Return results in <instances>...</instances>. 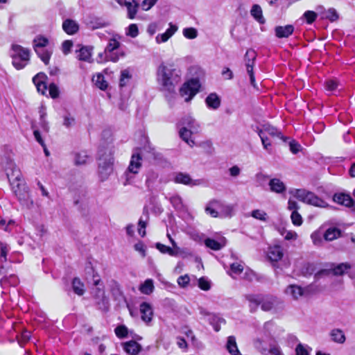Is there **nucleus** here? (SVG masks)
Returning a JSON list of instances; mask_svg holds the SVG:
<instances>
[{
	"label": "nucleus",
	"mask_w": 355,
	"mask_h": 355,
	"mask_svg": "<svg viewBox=\"0 0 355 355\" xmlns=\"http://www.w3.org/2000/svg\"><path fill=\"white\" fill-rule=\"evenodd\" d=\"M181 76L180 69L173 64H161L157 70V81L162 92H174L181 81Z\"/></svg>",
	"instance_id": "nucleus-1"
},
{
	"label": "nucleus",
	"mask_w": 355,
	"mask_h": 355,
	"mask_svg": "<svg viewBox=\"0 0 355 355\" xmlns=\"http://www.w3.org/2000/svg\"><path fill=\"white\" fill-rule=\"evenodd\" d=\"M244 297L249 302V308L252 313L257 311L259 305L261 310L266 312L276 313L284 307L282 300L271 295L247 294Z\"/></svg>",
	"instance_id": "nucleus-2"
},
{
	"label": "nucleus",
	"mask_w": 355,
	"mask_h": 355,
	"mask_svg": "<svg viewBox=\"0 0 355 355\" xmlns=\"http://www.w3.org/2000/svg\"><path fill=\"white\" fill-rule=\"evenodd\" d=\"M180 125L181 126L179 130L180 137L189 146H193L195 142L191 139V136L193 134L199 132L200 124L192 116L186 115L180 120Z\"/></svg>",
	"instance_id": "nucleus-3"
},
{
	"label": "nucleus",
	"mask_w": 355,
	"mask_h": 355,
	"mask_svg": "<svg viewBox=\"0 0 355 355\" xmlns=\"http://www.w3.org/2000/svg\"><path fill=\"white\" fill-rule=\"evenodd\" d=\"M114 157L111 148H101L98 150L99 175L102 181L107 179L113 171Z\"/></svg>",
	"instance_id": "nucleus-4"
},
{
	"label": "nucleus",
	"mask_w": 355,
	"mask_h": 355,
	"mask_svg": "<svg viewBox=\"0 0 355 355\" xmlns=\"http://www.w3.org/2000/svg\"><path fill=\"white\" fill-rule=\"evenodd\" d=\"M12 51L11 57L13 66L18 70L25 67L30 60V51L18 44H13Z\"/></svg>",
	"instance_id": "nucleus-5"
},
{
	"label": "nucleus",
	"mask_w": 355,
	"mask_h": 355,
	"mask_svg": "<svg viewBox=\"0 0 355 355\" xmlns=\"http://www.w3.org/2000/svg\"><path fill=\"white\" fill-rule=\"evenodd\" d=\"M293 196L299 200L319 207H326L328 204L322 199L315 195L313 193L305 189H295L291 191Z\"/></svg>",
	"instance_id": "nucleus-6"
},
{
	"label": "nucleus",
	"mask_w": 355,
	"mask_h": 355,
	"mask_svg": "<svg viewBox=\"0 0 355 355\" xmlns=\"http://www.w3.org/2000/svg\"><path fill=\"white\" fill-rule=\"evenodd\" d=\"M48 44V39L43 36H38L33 40L34 50L45 64L49 63V60L52 54L51 51L44 49Z\"/></svg>",
	"instance_id": "nucleus-7"
},
{
	"label": "nucleus",
	"mask_w": 355,
	"mask_h": 355,
	"mask_svg": "<svg viewBox=\"0 0 355 355\" xmlns=\"http://www.w3.org/2000/svg\"><path fill=\"white\" fill-rule=\"evenodd\" d=\"M12 187L21 205L28 209L31 208L33 201L31 198L28 187L26 184L24 182H17V184Z\"/></svg>",
	"instance_id": "nucleus-8"
},
{
	"label": "nucleus",
	"mask_w": 355,
	"mask_h": 355,
	"mask_svg": "<svg viewBox=\"0 0 355 355\" xmlns=\"http://www.w3.org/2000/svg\"><path fill=\"white\" fill-rule=\"evenodd\" d=\"M200 83L198 79L192 78L185 83L180 89V96L184 98L186 102L191 101L199 92Z\"/></svg>",
	"instance_id": "nucleus-9"
},
{
	"label": "nucleus",
	"mask_w": 355,
	"mask_h": 355,
	"mask_svg": "<svg viewBox=\"0 0 355 355\" xmlns=\"http://www.w3.org/2000/svg\"><path fill=\"white\" fill-rule=\"evenodd\" d=\"M141 157L139 153H135L132 155L130 164L124 173L125 177V180L123 182L124 185L130 184L132 180L134 178V175L138 173L141 166Z\"/></svg>",
	"instance_id": "nucleus-10"
},
{
	"label": "nucleus",
	"mask_w": 355,
	"mask_h": 355,
	"mask_svg": "<svg viewBox=\"0 0 355 355\" xmlns=\"http://www.w3.org/2000/svg\"><path fill=\"white\" fill-rule=\"evenodd\" d=\"M256 52L252 49H248L245 54V62L246 71L250 76V84L256 87L255 78L253 72V67L256 60Z\"/></svg>",
	"instance_id": "nucleus-11"
},
{
	"label": "nucleus",
	"mask_w": 355,
	"mask_h": 355,
	"mask_svg": "<svg viewBox=\"0 0 355 355\" xmlns=\"http://www.w3.org/2000/svg\"><path fill=\"white\" fill-rule=\"evenodd\" d=\"M351 268V265L347 263H342L336 266L331 270H321L315 274L314 278L315 280L319 279L322 276H327L331 272L334 275H343L348 270Z\"/></svg>",
	"instance_id": "nucleus-12"
},
{
	"label": "nucleus",
	"mask_w": 355,
	"mask_h": 355,
	"mask_svg": "<svg viewBox=\"0 0 355 355\" xmlns=\"http://www.w3.org/2000/svg\"><path fill=\"white\" fill-rule=\"evenodd\" d=\"M8 167L6 168V172L12 187L17 184V182H24L21 180V172L16 167L15 164L12 162H8Z\"/></svg>",
	"instance_id": "nucleus-13"
},
{
	"label": "nucleus",
	"mask_w": 355,
	"mask_h": 355,
	"mask_svg": "<svg viewBox=\"0 0 355 355\" xmlns=\"http://www.w3.org/2000/svg\"><path fill=\"white\" fill-rule=\"evenodd\" d=\"M120 46V42L118 41L116 37L110 39L109 42L105 49V52L109 53L110 54L107 55L108 59L114 62H116L119 60L120 56H123V53H121L120 55L113 53V51Z\"/></svg>",
	"instance_id": "nucleus-14"
},
{
	"label": "nucleus",
	"mask_w": 355,
	"mask_h": 355,
	"mask_svg": "<svg viewBox=\"0 0 355 355\" xmlns=\"http://www.w3.org/2000/svg\"><path fill=\"white\" fill-rule=\"evenodd\" d=\"M173 181L177 184H182L190 187L197 186L201 184V180H193L189 174L182 172L175 173Z\"/></svg>",
	"instance_id": "nucleus-15"
},
{
	"label": "nucleus",
	"mask_w": 355,
	"mask_h": 355,
	"mask_svg": "<svg viewBox=\"0 0 355 355\" xmlns=\"http://www.w3.org/2000/svg\"><path fill=\"white\" fill-rule=\"evenodd\" d=\"M309 286L303 288L297 285H290L287 287L286 293L291 295L294 300H297L299 297L306 295L308 292Z\"/></svg>",
	"instance_id": "nucleus-16"
},
{
	"label": "nucleus",
	"mask_w": 355,
	"mask_h": 355,
	"mask_svg": "<svg viewBox=\"0 0 355 355\" xmlns=\"http://www.w3.org/2000/svg\"><path fill=\"white\" fill-rule=\"evenodd\" d=\"M46 76L43 73H38L36 76L33 78V82L35 84L38 92L42 94H45L47 86L45 83Z\"/></svg>",
	"instance_id": "nucleus-17"
},
{
	"label": "nucleus",
	"mask_w": 355,
	"mask_h": 355,
	"mask_svg": "<svg viewBox=\"0 0 355 355\" xmlns=\"http://www.w3.org/2000/svg\"><path fill=\"white\" fill-rule=\"evenodd\" d=\"M333 200L335 202L347 207H351L354 204V201L351 196L344 193H335Z\"/></svg>",
	"instance_id": "nucleus-18"
},
{
	"label": "nucleus",
	"mask_w": 355,
	"mask_h": 355,
	"mask_svg": "<svg viewBox=\"0 0 355 355\" xmlns=\"http://www.w3.org/2000/svg\"><path fill=\"white\" fill-rule=\"evenodd\" d=\"M268 185L272 192L282 194L286 190L285 184L279 178H272L270 180Z\"/></svg>",
	"instance_id": "nucleus-19"
},
{
	"label": "nucleus",
	"mask_w": 355,
	"mask_h": 355,
	"mask_svg": "<svg viewBox=\"0 0 355 355\" xmlns=\"http://www.w3.org/2000/svg\"><path fill=\"white\" fill-rule=\"evenodd\" d=\"M170 27L166 31L165 33L158 34L155 40L157 44L166 42L178 30V27L175 25H173L171 23L169 24Z\"/></svg>",
	"instance_id": "nucleus-20"
},
{
	"label": "nucleus",
	"mask_w": 355,
	"mask_h": 355,
	"mask_svg": "<svg viewBox=\"0 0 355 355\" xmlns=\"http://www.w3.org/2000/svg\"><path fill=\"white\" fill-rule=\"evenodd\" d=\"M62 28L68 35H74L78 31L79 25L74 20L67 19L62 23Z\"/></svg>",
	"instance_id": "nucleus-21"
},
{
	"label": "nucleus",
	"mask_w": 355,
	"mask_h": 355,
	"mask_svg": "<svg viewBox=\"0 0 355 355\" xmlns=\"http://www.w3.org/2000/svg\"><path fill=\"white\" fill-rule=\"evenodd\" d=\"M219 205L220 200L213 199L208 202L205 207V211L207 214L210 215L211 217H219V212L218 211H217L218 208H219Z\"/></svg>",
	"instance_id": "nucleus-22"
},
{
	"label": "nucleus",
	"mask_w": 355,
	"mask_h": 355,
	"mask_svg": "<svg viewBox=\"0 0 355 355\" xmlns=\"http://www.w3.org/2000/svg\"><path fill=\"white\" fill-rule=\"evenodd\" d=\"M124 351L131 355H137L141 350V346L135 340H130L123 344Z\"/></svg>",
	"instance_id": "nucleus-23"
},
{
	"label": "nucleus",
	"mask_w": 355,
	"mask_h": 355,
	"mask_svg": "<svg viewBox=\"0 0 355 355\" xmlns=\"http://www.w3.org/2000/svg\"><path fill=\"white\" fill-rule=\"evenodd\" d=\"M293 31L294 27L293 25L279 26L275 28V35L278 38L288 37L293 34Z\"/></svg>",
	"instance_id": "nucleus-24"
},
{
	"label": "nucleus",
	"mask_w": 355,
	"mask_h": 355,
	"mask_svg": "<svg viewBox=\"0 0 355 355\" xmlns=\"http://www.w3.org/2000/svg\"><path fill=\"white\" fill-rule=\"evenodd\" d=\"M205 103L208 108L217 110L220 106L221 101L216 93H211L205 98Z\"/></svg>",
	"instance_id": "nucleus-25"
},
{
	"label": "nucleus",
	"mask_w": 355,
	"mask_h": 355,
	"mask_svg": "<svg viewBox=\"0 0 355 355\" xmlns=\"http://www.w3.org/2000/svg\"><path fill=\"white\" fill-rule=\"evenodd\" d=\"M268 259L271 261H278L283 257V250L281 246L275 245L269 248L268 252Z\"/></svg>",
	"instance_id": "nucleus-26"
},
{
	"label": "nucleus",
	"mask_w": 355,
	"mask_h": 355,
	"mask_svg": "<svg viewBox=\"0 0 355 355\" xmlns=\"http://www.w3.org/2000/svg\"><path fill=\"white\" fill-rule=\"evenodd\" d=\"M140 312L141 313V318L144 321L150 322L152 320L153 312L150 304L147 302H142L140 304Z\"/></svg>",
	"instance_id": "nucleus-27"
},
{
	"label": "nucleus",
	"mask_w": 355,
	"mask_h": 355,
	"mask_svg": "<svg viewBox=\"0 0 355 355\" xmlns=\"http://www.w3.org/2000/svg\"><path fill=\"white\" fill-rule=\"evenodd\" d=\"M218 209L219 210L220 218L231 217L234 214V207L232 205L224 204L223 202L220 201V205Z\"/></svg>",
	"instance_id": "nucleus-28"
},
{
	"label": "nucleus",
	"mask_w": 355,
	"mask_h": 355,
	"mask_svg": "<svg viewBox=\"0 0 355 355\" xmlns=\"http://www.w3.org/2000/svg\"><path fill=\"white\" fill-rule=\"evenodd\" d=\"M0 273L5 274L7 273V269L6 268V267L2 263L3 262H6L7 261L6 257L9 252V248L7 245L2 243H0Z\"/></svg>",
	"instance_id": "nucleus-29"
},
{
	"label": "nucleus",
	"mask_w": 355,
	"mask_h": 355,
	"mask_svg": "<svg viewBox=\"0 0 355 355\" xmlns=\"http://www.w3.org/2000/svg\"><path fill=\"white\" fill-rule=\"evenodd\" d=\"M226 349L231 355H241L236 342V338L233 336L227 338Z\"/></svg>",
	"instance_id": "nucleus-30"
},
{
	"label": "nucleus",
	"mask_w": 355,
	"mask_h": 355,
	"mask_svg": "<svg viewBox=\"0 0 355 355\" xmlns=\"http://www.w3.org/2000/svg\"><path fill=\"white\" fill-rule=\"evenodd\" d=\"M330 336L334 342L339 344H343L346 340L343 331L340 329H332L330 332Z\"/></svg>",
	"instance_id": "nucleus-31"
},
{
	"label": "nucleus",
	"mask_w": 355,
	"mask_h": 355,
	"mask_svg": "<svg viewBox=\"0 0 355 355\" xmlns=\"http://www.w3.org/2000/svg\"><path fill=\"white\" fill-rule=\"evenodd\" d=\"M341 231L337 227H329L324 232L323 237L326 241H331L340 236Z\"/></svg>",
	"instance_id": "nucleus-32"
},
{
	"label": "nucleus",
	"mask_w": 355,
	"mask_h": 355,
	"mask_svg": "<svg viewBox=\"0 0 355 355\" xmlns=\"http://www.w3.org/2000/svg\"><path fill=\"white\" fill-rule=\"evenodd\" d=\"M251 15L260 24L265 23V19L262 14V9L258 4H254L250 10Z\"/></svg>",
	"instance_id": "nucleus-33"
},
{
	"label": "nucleus",
	"mask_w": 355,
	"mask_h": 355,
	"mask_svg": "<svg viewBox=\"0 0 355 355\" xmlns=\"http://www.w3.org/2000/svg\"><path fill=\"white\" fill-rule=\"evenodd\" d=\"M258 132H262L265 135H269L272 137H277L284 139V137L282 135L281 132H279L277 128L270 125H264L262 129L259 130Z\"/></svg>",
	"instance_id": "nucleus-34"
},
{
	"label": "nucleus",
	"mask_w": 355,
	"mask_h": 355,
	"mask_svg": "<svg viewBox=\"0 0 355 355\" xmlns=\"http://www.w3.org/2000/svg\"><path fill=\"white\" fill-rule=\"evenodd\" d=\"M92 57V49L86 46H83L77 52V58L80 60L90 62Z\"/></svg>",
	"instance_id": "nucleus-35"
},
{
	"label": "nucleus",
	"mask_w": 355,
	"mask_h": 355,
	"mask_svg": "<svg viewBox=\"0 0 355 355\" xmlns=\"http://www.w3.org/2000/svg\"><path fill=\"white\" fill-rule=\"evenodd\" d=\"M94 297L97 300L96 303L100 305V309H105L107 307V300L105 296L103 290L97 288Z\"/></svg>",
	"instance_id": "nucleus-36"
},
{
	"label": "nucleus",
	"mask_w": 355,
	"mask_h": 355,
	"mask_svg": "<svg viewBox=\"0 0 355 355\" xmlns=\"http://www.w3.org/2000/svg\"><path fill=\"white\" fill-rule=\"evenodd\" d=\"M125 6L128 10V17L131 19H134L137 12L138 3L135 0H132V2H125Z\"/></svg>",
	"instance_id": "nucleus-37"
},
{
	"label": "nucleus",
	"mask_w": 355,
	"mask_h": 355,
	"mask_svg": "<svg viewBox=\"0 0 355 355\" xmlns=\"http://www.w3.org/2000/svg\"><path fill=\"white\" fill-rule=\"evenodd\" d=\"M94 85L101 90H105L107 87V83L105 80V77L101 73H97L92 78Z\"/></svg>",
	"instance_id": "nucleus-38"
},
{
	"label": "nucleus",
	"mask_w": 355,
	"mask_h": 355,
	"mask_svg": "<svg viewBox=\"0 0 355 355\" xmlns=\"http://www.w3.org/2000/svg\"><path fill=\"white\" fill-rule=\"evenodd\" d=\"M111 293L114 297L115 300L121 302L125 300V297L118 283L114 282L111 288Z\"/></svg>",
	"instance_id": "nucleus-39"
},
{
	"label": "nucleus",
	"mask_w": 355,
	"mask_h": 355,
	"mask_svg": "<svg viewBox=\"0 0 355 355\" xmlns=\"http://www.w3.org/2000/svg\"><path fill=\"white\" fill-rule=\"evenodd\" d=\"M209 324L214 327L216 331L220 329V324L225 322V320L216 315H209Z\"/></svg>",
	"instance_id": "nucleus-40"
},
{
	"label": "nucleus",
	"mask_w": 355,
	"mask_h": 355,
	"mask_svg": "<svg viewBox=\"0 0 355 355\" xmlns=\"http://www.w3.org/2000/svg\"><path fill=\"white\" fill-rule=\"evenodd\" d=\"M205 243L207 248H211L214 250H219L225 245V239L222 242H218L211 239H207L205 241Z\"/></svg>",
	"instance_id": "nucleus-41"
},
{
	"label": "nucleus",
	"mask_w": 355,
	"mask_h": 355,
	"mask_svg": "<svg viewBox=\"0 0 355 355\" xmlns=\"http://www.w3.org/2000/svg\"><path fill=\"white\" fill-rule=\"evenodd\" d=\"M72 288L73 292L78 295L81 296L85 293L84 284L78 278H74L73 279Z\"/></svg>",
	"instance_id": "nucleus-42"
},
{
	"label": "nucleus",
	"mask_w": 355,
	"mask_h": 355,
	"mask_svg": "<svg viewBox=\"0 0 355 355\" xmlns=\"http://www.w3.org/2000/svg\"><path fill=\"white\" fill-rule=\"evenodd\" d=\"M140 291L146 295H149L154 290L153 281L150 279H146L139 288Z\"/></svg>",
	"instance_id": "nucleus-43"
},
{
	"label": "nucleus",
	"mask_w": 355,
	"mask_h": 355,
	"mask_svg": "<svg viewBox=\"0 0 355 355\" xmlns=\"http://www.w3.org/2000/svg\"><path fill=\"white\" fill-rule=\"evenodd\" d=\"M322 15V18L327 19L331 21H335L339 17L338 12L334 8L328 9L327 10L324 11Z\"/></svg>",
	"instance_id": "nucleus-44"
},
{
	"label": "nucleus",
	"mask_w": 355,
	"mask_h": 355,
	"mask_svg": "<svg viewBox=\"0 0 355 355\" xmlns=\"http://www.w3.org/2000/svg\"><path fill=\"white\" fill-rule=\"evenodd\" d=\"M89 159V157L85 152H80L76 154L74 162L76 165H83L85 164Z\"/></svg>",
	"instance_id": "nucleus-45"
},
{
	"label": "nucleus",
	"mask_w": 355,
	"mask_h": 355,
	"mask_svg": "<svg viewBox=\"0 0 355 355\" xmlns=\"http://www.w3.org/2000/svg\"><path fill=\"white\" fill-rule=\"evenodd\" d=\"M170 201L175 209L182 210L184 208L182 200L180 196H174L171 198Z\"/></svg>",
	"instance_id": "nucleus-46"
},
{
	"label": "nucleus",
	"mask_w": 355,
	"mask_h": 355,
	"mask_svg": "<svg viewBox=\"0 0 355 355\" xmlns=\"http://www.w3.org/2000/svg\"><path fill=\"white\" fill-rule=\"evenodd\" d=\"M125 34L127 36L132 38L136 37L139 35V29L135 24H132L126 29Z\"/></svg>",
	"instance_id": "nucleus-47"
},
{
	"label": "nucleus",
	"mask_w": 355,
	"mask_h": 355,
	"mask_svg": "<svg viewBox=\"0 0 355 355\" xmlns=\"http://www.w3.org/2000/svg\"><path fill=\"white\" fill-rule=\"evenodd\" d=\"M74 125L75 118L70 113H67L63 116V125L69 128Z\"/></svg>",
	"instance_id": "nucleus-48"
},
{
	"label": "nucleus",
	"mask_w": 355,
	"mask_h": 355,
	"mask_svg": "<svg viewBox=\"0 0 355 355\" xmlns=\"http://www.w3.org/2000/svg\"><path fill=\"white\" fill-rule=\"evenodd\" d=\"M183 35L187 39H195L198 36L197 30L194 28H186L183 30Z\"/></svg>",
	"instance_id": "nucleus-49"
},
{
	"label": "nucleus",
	"mask_w": 355,
	"mask_h": 355,
	"mask_svg": "<svg viewBox=\"0 0 355 355\" xmlns=\"http://www.w3.org/2000/svg\"><path fill=\"white\" fill-rule=\"evenodd\" d=\"M251 216L261 221H266L267 219V214L264 211L259 209L253 210L251 213Z\"/></svg>",
	"instance_id": "nucleus-50"
},
{
	"label": "nucleus",
	"mask_w": 355,
	"mask_h": 355,
	"mask_svg": "<svg viewBox=\"0 0 355 355\" xmlns=\"http://www.w3.org/2000/svg\"><path fill=\"white\" fill-rule=\"evenodd\" d=\"M317 16V13L311 10H307L303 15V17L305 19L306 23L309 24L315 21Z\"/></svg>",
	"instance_id": "nucleus-51"
},
{
	"label": "nucleus",
	"mask_w": 355,
	"mask_h": 355,
	"mask_svg": "<svg viewBox=\"0 0 355 355\" xmlns=\"http://www.w3.org/2000/svg\"><path fill=\"white\" fill-rule=\"evenodd\" d=\"M156 248L162 254H167L171 256V253H173L172 248L165 245L160 243H157Z\"/></svg>",
	"instance_id": "nucleus-52"
},
{
	"label": "nucleus",
	"mask_w": 355,
	"mask_h": 355,
	"mask_svg": "<svg viewBox=\"0 0 355 355\" xmlns=\"http://www.w3.org/2000/svg\"><path fill=\"white\" fill-rule=\"evenodd\" d=\"M291 218L294 225L300 226L302 223V218L297 211L291 213Z\"/></svg>",
	"instance_id": "nucleus-53"
},
{
	"label": "nucleus",
	"mask_w": 355,
	"mask_h": 355,
	"mask_svg": "<svg viewBox=\"0 0 355 355\" xmlns=\"http://www.w3.org/2000/svg\"><path fill=\"white\" fill-rule=\"evenodd\" d=\"M114 331L119 338H125L128 335V328L124 325L118 326Z\"/></svg>",
	"instance_id": "nucleus-54"
},
{
	"label": "nucleus",
	"mask_w": 355,
	"mask_h": 355,
	"mask_svg": "<svg viewBox=\"0 0 355 355\" xmlns=\"http://www.w3.org/2000/svg\"><path fill=\"white\" fill-rule=\"evenodd\" d=\"M258 135L260 137L264 149L268 150L269 148L271 146V143L270 142L269 139L266 135L263 134L262 132H258Z\"/></svg>",
	"instance_id": "nucleus-55"
},
{
	"label": "nucleus",
	"mask_w": 355,
	"mask_h": 355,
	"mask_svg": "<svg viewBox=\"0 0 355 355\" xmlns=\"http://www.w3.org/2000/svg\"><path fill=\"white\" fill-rule=\"evenodd\" d=\"M230 270L232 272L239 275L243 270V266L240 263H233L230 265Z\"/></svg>",
	"instance_id": "nucleus-56"
},
{
	"label": "nucleus",
	"mask_w": 355,
	"mask_h": 355,
	"mask_svg": "<svg viewBox=\"0 0 355 355\" xmlns=\"http://www.w3.org/2000/svg\"><path fill=\"white\" fill-rule=\"evenodd\" d=\"M30 338H31V333H30V331H26V330L24 331L21 333V334L20 336V338H17L18 343L21 346L22 345H24V343L28 342Z\"/></svg>",
	"instance_id": "nucleus-57"
},
{
	"label": "nucleus",
	"mask_w": 355,
	"mask_h": 355,
	"mask_svg": "<svg viewBox=\"0 0 355 355\" xmlns=\"http://www.w3.org/2000/svg\"><path fill=\"white\" fill-rule=\"evenodd\" d=\"M311 238L313 244L315 245H320L323 242L322 237L319 232H315L312 233Z\"/></svg>",
	"instance_id": "nucleus-58"
},
{
	"label": "nucleus",
	"mask_w": 355,
	"mask_h": 355,
	"mask_svg": "<svg viewBox=\"0 0 355 355\" xmlns=\"http://www.w3.org/2000/svg\"><path fill=\"white\" fill-rule=\"evenodd\" d=\"M49 92L51 98H56L59 96V89L54 83H51L49 87Z\"/></svg>",
	"instance_id": "nucleus-59"
},
{
	"label": "nucleus",
	"mask_w": 355,
	"mask_h": 355,
	"mask_svg": "<svg viewBox=\"0 0 355 355\" xmlns=\"http://www.w3.org/2000/svg\"><path fill=\"white\" fill-rule=\"evenodd\" d=\"M198 286L203 291H208L210 288V283L205 277L198 279Z\"/></svg>",
	"instance_id": "nucleus-60"
},
{
	"label": "nucleus",
	"mask_w": 355,
	"mask_h": 355,
	"mask_svg": "<svg viewBox=\"0 0 355 355\" xmlns=\"http://www.w3.org/2000/svg\"><path fill=\"white\" fill-rule=\"evenodd\" d=\"M284 233L286 234L284 239L287 241L295 240L297 237V233L294 231H286L285 230H283L281 232V234L283 235Z\"/></svg>",
	"instance_id": "nucleus-61"
},
{
	"label": "nucleus",
	"mask_w": 355,
	"mask_h": 355,
	"mask_svg": "<svg viewBox=\"0 0 355 355\" xmlns=\"http://www.w3.org/2000/svg\"><path fill=\"white\" fill-rule=\"evenodd\" d=\"M190 282V278L187 275L180 276L178 279V284L180 287H186Z\"/></svg>",
	"instance_id": "nucleus-62"
},
{
	"label": "nucleus",
	"mask_w": 355,
	"mask_h": 355,
	"mask_svg": "<svg viewBox=\"0 0 355 355\" xmlns=\"http://www.w3.org/2000/svg\"><path fill=\"white\" fill-rule=\"evenodd\" d=\"M296 355H309L306 347L302 343H299L295 348Z\"/></svg>",
	"instance_id": "nucleus-63"
},
{
	"label": "nucleus",
	"mask_w": 355,
	"mask_h": 355,
	"mask_svg": "<svg viewBox=\"0 0 355 355\" xmlns=\"http://www.w3.org/2000/svg\"><path fill=\"white\" fill-rule=\"evenodd\" d=\"M338 87V83L334 80H329L325 83L326 89L330 92L334 91Z\"/></svg>",
	"instance_id": "nucleus-64"
}]
</instances>
